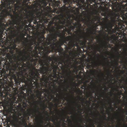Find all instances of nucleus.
<instances>
[{"label": "nucleus", "mask_w": 127, "mask_h": 127, "mask_svg": "<svg viewBox=\"0 0 127 127\" xmlns=\"http://www.w3.org/2000/svg\"><path fill=\"white\" fill-rule=\"evenodd\" d=\"M28 52L25 50L19 53L20 57H22L21 63H18L17 66L15 65L13 67V70L16 71L18 69V71L16 72V75L18 78L20 79L21 82L24 83L25 84L29 83V78H30L31 76H32L35 72L34 67L35 66L32 65V63L30 60V63L27 62L25 63L24 62L27 59L26 55Z\"/></svg>", "instance_id": "f257e3e1"}, {"label": "nucleus", "mask_w": 127, "mask_h": 127, "mask_svg": "<svg viewBox=\"0 0 127 127\" xmlns=\"http://www.w3.org/2000/svg\"><path fill=\"white\" fill-rule=\"evenodd\" d=\"M41 49L38 50L37 55L35 59L32 58V60L33 61L34 65L35 66L37 63L40 64L41 67L40 69H38L34 67L35 71L37 72H40L42 74H48V72L52 71L53 65L54 63L51 64L48 61H50L51 57H49V53L47 51L46 49L41 44H40Z\"/></svg>", "instance_id": "f03ea898"}, {"label": "nucleus", "mask_w": 127, "mask_h": 127, "mask_svg": "<svg viewBox=\"0 0 127 127\" xmlns=\"http://www.w3.org/2000/svg\"><path fill=\"white\" fill-rule=\"evenodd\" d=\"M40 72H35L34 75L32 76H31L30 78H28V83L30 82L31 84L32 85L33 84L32 82L35 83L36 84L37 90L36 91L37 93V98H39L40 100V101L42 102L41 96L42 95L43 93H44V95L46 96L47 95L45 93H49V91L47 89H42L43 83H41L40 84V83H42L43 81L46 83V87H47V83L48 81V74H42V77L40 78L39 76Z\"/></svg>", "instance_id": "7ed1b4c3"}, {"label": "nucleus", "mask_w": 127, "mask_h": 127, "mask_svg": "<svg viewBox=\"0 0 127 127\" xmlns=\"http://www.w3.org/2000/svg\"><path fill=\"white\" fill-rule=\"evenodd\" d=\"M59 23L62 24L61 25H58L57 26V29H56L54 26H52L50 25L48 26L47 31L49 32L50 36V39L51 41L54 40L57 41V38L58 37L64 39L66 36V32H67L66 30V28L64 26L66 23L65 21H62L61 20H60Z\"/></svg>", "instance_id": "20e7f679"}, {"label": "nucleus", "mask_w": 127, "mask_h": 127, "mask_svg": "<svg viewBox=\"0 0 127 127\" xmlns=\"http://www.w3.org/2000/svg\"><path fill=\"white\" fill-rule=\"evenodd\" d=\"M44 38V35H42L40 36V37L36 41V39H32L30 40L29 43H28V48L27 49V54L26 55L27 57H30L28 54H30L32 52L33 54H32V57L31 58V62H33V61L32 60V59H35L37 55V53L38 50L40 49L41 47L40 45L42 42V39Z\"/></svg>", "instance_id": "39448f33"}, {"label": "nucleus", "mask_w": 127, "mask_h": 127, "mask_svg": "<svg viewBox=\"0 0 127 127\" xmlns=\"http://www.w3.org/2000/svg\"><path fill=\"white\" fill-rule=\"evenodd\" d=\"M53 68L52 69L53 71H50V72H48V80L49 78V77H53L57 78L58 79H59L60 82H61L63 81V79H61V78H63V76H61V75H64L65 73H66V76H68V78L71 80H73L74 78L72 76L73 74L70 71V73H68V71L66 72V71H65L64 72L63 71V73L60 72V68L58 67V65H55L54 64L53 65Z\"/></svg>", "instance_id": "423d86ee"}, {"label": "nucleus", "mask_w": 127, "mask_h": 127, "mask_svg": "<svg viewBox=\"0 0 127 127\" xmlns=\"http://www.w3.org/2000/svg\"><path fill=\"white\" fill-rule=\"evenodd\" d=\"M48 35L49 36L47 39L48 41L44 40L45 38L44 37L42 38L43 39H42V42L41 44L43 46V47L46 49L47 51L49 54L51 52H53L54 51H55V50H56L55 45H57L55 43V40H54L52 41L50 40L49 33L48 34Z\"/></svg>", "instance_id": "0eeeda50"}, {"label": "nucleus", "mask_w": 127, "mask_h": 127, "mask_svg": "<svg viewBox=\"0 0 127 127\" xmlns=\"http://www.w3.org/2000/svg\"><path fill=\"white\" fill-rule=\"evenodd\" d=\"M70 57L69 56L65 53L64 57L63 58V57H62L59 59V60H60L61 61L59 62L58 63V60L56 59V60L57 61L55 63L56 65L55 64L54 65H58V66L59 65L61 64V66H59L63 71L64 72L66 71L67 72L68 71L66 69V64H65V62L70 61Z\"/></svg>", "instance_id": "6e6552de"}, {"label": "nucleus", "mask_w": 127, "mask_h": 127, "mask_svg": "<svg viewBox=\"0 0 127 127\" xmlns=\"http://www.w3.org/2000/svg\"><path fill=\"white\" fill-rule=\"evenodd\" d=\"M34 109H31V110L33 111L32 112L31 110H30L28 114H26V113H25L24 114L23 117L26 116L27 121L29 120L30 116L31 115L35 117V118H37V113H38L40 117H42V114L40 111V108L38 106V105L35 104L34 106Z\"/></svg>", "instance_id": "1a4fd4ad"}, {"label": "nucleus", "mask_w": 127, "mask_h": 127, "mask_svg": "<svg viewBox=\"0 0 127 127\" xmlns=\"http://www.w3.org/2000/svg\"><path fill=\"white\" fill-rule=\"evenodd\" d=\"M49 5L50 6L54 8V11L57 14H63L64 9L63 7H60L59 1L55 0H50V2L49 3Z\"/></svg>", "instance_id": "9d476101"}, {"label": "nucleus", "mask_w": 127, "mask_h": 127, "mask_svg": "<svg viewBox=\"0 0 127 127\" xmlns=\"http://www.w3.org/2000/svg\"><path fill=\"white\" fill-rule=\"evenodd\" d=\"M28 15H30L31 17H32L34 19L33 23L34 24H36L38 26H41V23L43 24L44 23L46 22L45 17L43 16H41L40 15H39L36 17L33 12H30V14Z\"/></svg>", "instance_id": "9b49d317"}, {"label": "nucleus", "mask_w": 127, "mask_h": 127, "mask_svg": "<svg viewBox=\"0 0 127 127\" xmlns=\"http://www.w3.org/2000/svg\"><path fill=\"white\" fill-rule=\"evenodd\" d=\"M113 24L111 22H109L108 19H107L105 23H103L102 26V29L100 30L98 32L103 37H104L103 35L104 30L105 32H106L107 30H105V29L107 30L111 29L113 27Z\"/></svg>", "instance_id": "f8f14e48"}, {"label": "nucleus", "mask_w": 127, "mask_h": 127, "mask_svg": "<svg viewBox=\"0 0 127 127\" xmlns=\"http://www.w3.org/2000/svg\"><path fill=\"white\" fill-rule=\"evenodd\" d=\"M64 83H66L67 87L66 88L64 89L65 92L64 93V95H63L61 99H59L58 100L56 99V100H57L58 101V103L56 104L57 106H58V104H59L60 102H61L62 99L66 101L68 100L70 101L72 97H74V95H72V97L70 96H69V94L68 93L66 92L67 91V90L69 86L68 85V83L66 81H64Z\"/></svg>", "instance_id": "ddd939ff"}, {"label": "nucleus", "mask_w": 127, "mask_h": 127, "mask_svg": "<svg viewBox=\"0 0 127 127\" xmlns=\"http://www.w3.org/2000/svg\"><path fill=\"white\" fill-rule=\"evenodd\" d=\"M87 18L88 20L86 19V18H84L83 20V22L84 24H86L87 25H89L91 26L92 27L91 29L90 30H89L91 34H93V32H94L95 33V32L96 31V27L97 26L96 25L95 27H94V25H91L90 24L91 23V17L90 16H87Z\"/></svg>", "instance_id": "4468645a"}, {"label": "nucleus", "mask_w": 127, "mask_h": 127, "mask_svg": "<svg viewBox=\"0 0 127 127\" xmlns=\"http://www.w3.org/2000/svg\"><path fill=\"white\" fill-rule=\"evenodd\" d=\"M20 119L19 117L15 116L13 117V120L10 122L11 125L13 127H18L21 123L19 120Z\"/></svg>", "instance_id": "2eb2a0df"}, {"label": "nucleus", "mask_w": 127, "mask_h": 127, "mask_svg": "<svg viewBox=\"0 0 127 127\" xmlns=\"http://www.w3.org/2000/svg\"><path fill=\"white\" fill-rule=\"evenodd\" d=\"M21 22L22 24V25H21L20 23L15 22L14 23V24H15L18 26H16L15 27L16 28H19V29H20L21 28H22L26 24H28L29 23L28 20L25 19L24 20V21H21Z\"/></svg>", "instance_id": "dca6fc26"}, {"label": "nucleus", "mask_w": 127, "mask_h": 127, "mask_svg": "<svg viewBox=\"0 0 127 127\" xmlns=\"http://www.w3.org/2000/svg\"><path fill=\"white\" fill-rule=\"evenodd\" d=\"M76 41L77 42L76 43H75V42L72 43L70 42H69V43L67 44V46L65 44H64L66 50L67 51H68V50L71 49L72 47H74L75 46L76 47V44H77L78 42L77 41V40H76Z\"/></svg>", "instance_id": "f3484780"}, {"label": "nucleus", "mask_w": 127, "mask_h": 127, "mask_svg": "<svg viewBox=\"0 0 127 127\" xmlns=\"http://www.w3.org/2000/svg\"><path fill=\"white\" fill-rule=\"evenodd\" d=\"M108 42L106 41L105 43L101 44L100 45V47H97L96 49L97 51L99 52H100L101 50V49L103 50H104L103 48L105 49L107 48L108 47Z\"/></svg>", "instance_id": "a211bd4d"}, {"label": "nucleus", "mask_w": 127, "mask_h": 127, "mask_svg": "<svg viewBox=\"0 0 127 127\" xmlns=\"http://www.w3.org/2000/svg\"><path fill=\"white\" fill-rule=\"evenodd\" d=\"M55 43L56 44V45H55V46L56 48V50H55V51L56 52H57V51H58V52L61 53L63 51V48L61 47V46L58 44V42H56V41Z\"/></svg>", "instance_id": "6ab92c4d"}, {"label": "nucleus", "mask_w": 127, "mask_h": 127, "mask_svg": "<svg viewBox=\"0 0 127 127\" xmlns=\"http://www.w3.org/2000/svg\"><path fill=\"white\" fill-rule=\"evenodd\" d=\"M119 18L118 17V18H116V17L115 16H114V17H113L112 20V21L113 22V23L114 24H115L116 23H118V25L119 26V25H121V28L123 27V26H124V25L123 26H122V24H121L120 23V22H119Z\"/></svg>", "instance_id": "aec40b11"}, {"label": "nucleus", "mask_w": 127, "mask_h": 127, "mask_svg": "<svg viewBox=\"0 0 127 127\" xmlns=\"http://www.w3.org/2000/svg\"><path fill=\"white\" fill-rule=\"evenodd\" d=\"M77 24L76 23V24L75 25H74V26L71 25L67 27V29H66V30H67L68 33L70 34L71 30H74L76 27H76H77Z\"/></svg>", "instance_id": "412c9836"}, {"label": "nucleus", "mask_w": 127, "mask_h": 127, "mask_svg": "<svg viewBox=\"0 0 127 127\" xmlns=\"http://www.w3.org/2000/svg\"><path fill=\"white\" fill-rule=\"evenodd\" d=\"M82 38L83 39V40L82 41L80 40V38H78L77 39V41H79L80 42L82 43V45H85L86 44L87 42V38L86 37H83Z\"/></svg>", "instance_id": "4be33fe9"}, {"label": "nucleus", "mask_w": 127, "mask_h": 127, "mask_svg": "<svg viewBox=\"0 0 127 127\" xmlns=\"http://www.w3.org/2000/svg\"><path fill=\"white\" fill-rule=\"evenodd\" d=\"M30 15H28V14H27L26 15V17H24V18L25 19L28 20V22L31 23L34 19L32 17H31Z\"/></svg>", "instance_id": "5701e85b"}, {"label": "nucleus", "mask_w": 127, "mask_h": 127, "mask_svg": "<svg viewBox=\"0 0 127 127\" xmlns=\"http://www.w3.org/2000/svg\"><path fill=\"white\" fill-rule=\"evenodd\" d=\"M72 24L73 25H75L76 24V23H73V20H67V24L66 25V27H69L70 26L72 25Z\"/></svg>", "instance_id": "b1692460"}, {"label": "nucleus", "mask_w": 127, "mask_h": 127, "mask_svg": "<svg viewBox=\"0 0 127 127\" xmlns=\"http://www.w3.org/2000/svg\"><path fill=\"white\" fill-rule=\"evenodd\" d=\"M77 41L78 42L77 44H76V47H77V49L79 51H82L81 49V48L83 49V47L82 46V43L80 42L79 41H77Z\"/></svg>", "instance_id": "393cba45"}, {"label": "nucleus", "mask_w": 127, "mask_h": 127, "mask_svg": "<svg viewBox=\"0 0 127 127\" xmlns=\"http://www.w3.org/2000/svg\"><path fill=\"white\" fill-rule=\"evenodd\" d=\"M45 101H43V106L44 109V112L46 113V116H49V115L48 114V113L47 112H46L45 110L46 108H49V107L47 105L45 104Z\"/></svg>", "instance_id": "a878e982"}, {"label": "nucleus", "mask_w": 127, "mask_h": 127, "mask_svg": "<svg viewBox=\"0 0 127 127\" xmlns=\"http://www.w3.org/2000/svg\"><path fill=\"white\" fill-rule=\"evenodd\" d=\"M58 44H59L61 46L63 45L64 43L66 44L67 45V43L66 42V41H65L63 39H62V40L60 42H58Z\"/></svg>", "instance_id": "bb28decb"}, {"label": "nucleus", "mask_w": 127, "mask_h": 127, "mask_svg": "<svg viewBox=\"0 0 127 127\" xmlns=\"http://www.w3.org/2000/svg\"><path fill=\"white\" fill-rule=\"evenodd\" d=\"M84 65L83 64L79 65L78 67L79 68V70H81L82 71H84Z\"/></svg>", "instance_id": "cd10ccee"}, {"label": "nucleus", "mask_w": 127, "mask_h": 127, "mask_svg": "<svg viewBox=\"0 0 127 127\" xmlns=\"http://www.w3.org/2000/svg\"><path fill=\"white\" fill-rule=\"evenodd\" d=\"M22 121L23 123H24L25 125L27 126V120H26V116H25L24 117H23L22 119Z\"/></svg>", "instance_id": "c85d7f7f"}, {"label": "nucleus", "mask_w": 127, "mask_h": 127, "mask_svg": "<svg viewBox=\"0 0 127 127\" xmlns=\"http://www.w3.org/2000/svg\"><path fill=\"white\" fill-rule=\"evenodd\" d=\"M118 50H116L115 51L118 54V55L117 56V57L118 58V59L117 60H117V61L116 62V64L117 65H118V61H119V58L120 56V54H119V53L118 52Z\"/></svg>", "instance_id": "c756f323"}, {"label": "nucleus", "mask_w": 127, "mask_h": 127, "mask_svg": "<svg viewBox=\"0 0 127 127\" xmlns=\"http://www.w3.org/2000/svg\"><path fill=\"white\" fill-rule=\"evenodd\" d=\"M26 2H29L30 0H25ZM34 3L37 4L40 1V0H33Z\"/></svg>", "instance_id": "7c9ffc66"}, {"label": "nucleus", "mask_w": 127, "mask_h": 127, "mask_svg": "<svg viewBox=\"0 0 127 127\" xmlns=\"http://www.w3.org/2000/svg\"><path fill=\"white\" fill-rule=\"evenodd\" d=\"M117 0L121 3H122L123 2H127V0Z\"/></svg>", "instance_id": "2f4dec72"}, {"label": "nucleus", "mask_w": 127, "mask_h": 127, "mask_svg": "<svg viewBox=\"0 0 127 127\" xmlns=\"http://www.w3.org/2000/svg\"><path fill=\"white\" fill-rule=\"evenodd\" d=\"M65 41L67 42L69 40V38L68 37H65L63 39Z\"/></svg>", "instance_id": "473e14b6"}, {"label": "nucleus", "mask_w": 127, "mask_h": 127, "mask_svg": "<svg viewBox=\"0 0 127 127\" xmlns=\"http://www.w3.org/2000/svg\"><path fill=\"white\" fill-rule=\"evenodd\" d=\"M127 49H126L125 50L124 52V54L125 55V59L126 60H127V57H126V56H127Z\"/></svg>", "instance_id": "72a5a7b5"}, {"label": "nucleus", "mask_w": 127, "mask_h": 127, "mask_svg": "<svg viewBox=\"0 0 127 127\" xmlns=\"http://www.w3.org/2000/svg\"><path fill=\"white\" fill-rule=\"evenodd\" d=\"M78 66H76L75 67V70L74 71V72H76L77 73L78 71H79V68L78 67Z\"/></svg>", "instance_id": "f704fd0d"}, {"label": "nucleus", "mask_w": 127, "mask_h": 127, "mask_svg": "<svg viewBox=\"0 0 127 127\" xmlns=\"http://www.w3.org/2000/svg\"><path fill=\"white\" fill-rule=\"evenodd\" d=\"M61 123L60 122H58L56 127H61Z\"/></svg>", "instance_id": "c9c22d12"}, {"label": "nucleus", "mask_w": 127, "mask_h": 127, "mask_svg": "<svg viewBox=\"0 0 127 127\" xmlns=\"http://www.w3.org/2000/svg\"><path fill=\"white\" fill-rule=\"evenodd\" d=\"M97 65V64L95 63V62H94V63L92 64V66L94 67H95Z\"/></svg>", "instance_id": "e433bc0d"}, {"label": "nucleus", "mask_w": 127, "mask_h": 127, "mask_svg": "<svg viewBox=\"0 0 127 127\" xmlns=\"http://www.w3.org/2000/svg\"><path fill=\"white\" fill-rule=\"evenodd\" d=\"M95 93V91L94 90H93L92 93L91 92H90V95H89V96H92V94L93 93Z\"/></svg>", "instance_id": "4c0bfd02"}, {"label": "nucleus", "mask_w": 127, "mask_h": 127, "mask_svg": "<svg viewBox=\"0 0 127 127\" xmlns=\"http://www.w3.org/2000/svg\"><path fill=\"white\" fill-rule=\"evenodd\" d=\"M100 17L99 16H96V20L98 21H100Z\"/></svg>", "instance_id": "58836bf2"}, {"label": "nucleus", "mask_w": 127, "mask_h": 127, "mask_svg": "<svg viewBox=\"0 0 127 127\" xmlns=\"http://www.w3.org/2000/svg\"><path fill=\"white\" fill-rule=\"evenodd\" d=\"M113 102L112 100L111 99H110L109 101V103L111 105L112 104V103Z\"/></svg>", "instance_id": "ea45409f"}, {"label": "nucleus", "mask_w": 127, "mask_h": 127, "mask_svg": "<svg viewBox=\"0 0 127 127\" xmlns=\"http://www.w3.org/2000/svg\"><path fill=\"white\" fill-rule=\"evenodd\" d=\"M4 21V18H1L0 20V22L1 23V22H3Z\"/></svg>", "instance_id": "a19ab883"}, {"label": "nucleus", "mask_w": 127, "mask_h": 127, "mask_svg": "<svg viewBox=\"0 0 127 127\" xmlns=\"http://www.w3.org/2000/svg\"><path fill=\"white\" fill-rule=\"evenodd\" d=\"M13 28H14L13 27H10L8 29L10 31H11L13 29Z\"/></svg>", "instance_id": "79ce46f5"}, {"label": "nucleus", "mask_w": 127, "mask_h": 127, "mask_svg": "<svg viewBox=\"0 0 127 127\" xmlns=\"http://www.w3.org/2000/svg\"><path fill=\"white\" fill-rule=\"evenodd\" d=\"M107 75H109V69H107Z\"/></svg>", "instance_id": "37998d69"}, {"label": "nucleus", "mask_w": 127, "mask_h": 127, "mask_svg": "<svg viewBox=\"0 0 127 127\" xmlns=\"http://www.w3.org/2000/svg\"><path fill=\"white\" fill-rule=\"evenodd\" d=\"M7 127H10V125L9 124L8 122L7 123Z\"/></svg>", "instance_id": "c03bdc74"}, {"label": "nucleus", "mask_w": 127, "mask_h": 127, "mask_svg": "<svg viewBox=\"0 0 127 127\" xmlns=\"http://www.w3.org/2000/svg\"><path fill=\"white\" fill-rule=\"evenodd\" d=\"M85 86L84 85H82L81 87V88L83 89H84V88L85 87Z\"/></svg>", "instance_id": "a18cd8bd"}, {"label": "nucleus", "mask_w": 127, "mask_h": 127, "mask_svg": "<svg viewBox=\"0 0 127 127\" xmlns=\"http://www.w3.org/2000/svg\"><path fill=\"white\" fill-rule=\"evenodd\" d=\"M78 110H80L81 111L80 113H81V112H82V109L80 107H78Z\"/></svg>", "instance_id": "49530a36"}, {"label": "nucleus", "mask_w": 127, "mask_h": 127, "mask_svg": "<svg viewBox=\"0 0 127 127\" xmlns=\"http://www.w3.org/2000/svg\"><path fill=\"white\" fill-rule=\"evenodd\" d=\"M16 83H18L19 84V85H20V81H19V80H17V81H16Z\"/></svg>", "instance_id": "de8ad7c7"}, {"label": "nucleus", "mask_w": 127, "mask_h": 127, "mask_svg": "<svg viewBox=\"0 0 127 127\" xmlns=\"http://www.w3.org/2000/svg\"><path fill=\"white\" fill-rule=\"evenodd\" d=\"M57 18L54 17L53 18V21H54L55 20H56Z\"/></svg>", "instance_id": "09e8293b"}, {"label": "nucleus", "mask_w": 127, "mask_h": 127, "mask_svg": "<svg viewBox=\"0 0 127 127\" xmlns=\"http://www.w3.org/2000/svg\"><path fill=\"white\" fill-rule=\"evenodd\" d=\"M54 95H52V97L51 98V99H50V100H51V99L54 98Z\"/></svg>", "instance_id": "8fccbe9b"}, {"label": "nucleus", "mask_w": 127, "mask_h": 127, "mask_svg": "<svg viewBox=\"0 0 127 127\" xmlns=\"http://www.w3.org/2000/svg\"><path fill=\"white\" fill-rule=\"evenodd\" d=\"M106 34L107 35V36L108 37V41H109V37L108 36V35L107 33Z\"/></svg>", "instance_id": "3c124183"}, {"label": "nucleus", "mask_w": 127, "mask_h": 127, "mask_svg": "<svg viewBox=\"0 0 127 127\" xmlns=\"http://www.w3.org/2000/svg\"><path fill=\"white\" fill-rule=\"evenodd\" d=\"M49 90L51 91H53V89H51L50 87H49Z\"/></svg>", "instance_id": "603ef678"}, {"label": "nucleus", "mask_w": 127, "mask_h": 127, "mask_svg": "<svg viewBox=\"0 0 127 127\" xmlns=\"http://www.w3.org/2000/svg\"><path fill=\"white\" fill-rule=\"evenodd\" d=\"M82 73V72L81 71H80L79 73V75H81V73Z\"/></svg>", "instance_id": "864d4df0"}, {"label": "nucleus", "mask_w": 127, "mask_h": 127, "mask_svg": "<svg viewBox=\"0 0 127 127\" xmlns=\"http://www.w3.org/2000/svg\"><path fill=\"white\" fill-rule=\"evenodd\" d=\"M78 25H79V26H81V24H80V23L79 22H78Z\"/></svg>", "instance_id": "5fc2aeb1"}, {"label": "nucleus", "mask_w": 127, "mask_h": 127, "mask_svg": "<svg viewBox=\"0 0 127 127\" xmlns=\"http://www.w3.org/2000/svg\"><path fill=\"white\" fill-rule=\"evenodd\" d=\"M87 67L88 68H90V65H87Z\"/></svg>", "instance_id": "6e6d98bb"}, {"label": "nucleus", "mask_w": 127, "mask_h": 127, "mask_svg": "<svg viewBox=\"0 0 127 127\" xmlns=\"http://www.w3.org/2000/svg\"><path fill=\"white\" fill-rule=\"evenodd\" d=\"M35 103H36V104H38V101L37 100H35Z\"/></svg>", "instance_id": "4d7b16f0"}, {"label": "nucleus", "mask_w": 127, "mask_h": 127, "mask_svg": "<svg viewBox=\"0 0 127 127\" xmlns=\"http://www.w3.org/2000/svg\"><path fill=\"white\" fill-rule=\"evenodd\" d=\"M73 108L74 109V110L75 111H76V108H75V107H73Z\"/></svg>", "instance_id": "13d9d810"}, {"label": "nucleus", "mask_w": 127, "mask_h": 127, "mask_svg": "<svg viewBox=\"0 0 127 127\" xmlns=\"http://www.w3.org/2000/svg\"><path fill=\"white\" fill-rule=\"evenodd\" d=\"M122 119L123 121H125V118H122Z\"/></svg>", "instance_id": "bf43d9fd"}, {"label": "nucleus", "mask_w": 127, "mask_h": 127, "mask_svg": "<svg viewBox=\"0 0 127 127\" xmlns=\"http://www.w3.org/2000/svg\"><path fill=\"white\" fill-rule=\"evenodd\" d=\"M103 106H104V107H105L106 108V107H107L105 105H103Z\"/></svg>", "instance_id": "052dcab7"}, {"label": "nucleus", "mask_w": 127, "mask_h": 127, "mask_svg": "<svg viewBox=\"0 0 127 127\" xmlns=\"http://www.w3.org/2000/svg\"><path fill=\"white\" fill-rule=\"evenodd\" d=\"M64 87H65V86H63V85H62V89L64 88Z\"/></svg>", "instance_id": "680f3d73"}, {"label": "nucleus", "mask_w": 127, "mask_h": 127, "mask_svg": "<svg viewBox=\"0 0 127 127\" xmlns=\"http://www.w3.org/2000/svg\"><path fill=\"white\" fill-rule=\"evenodd\" d=\"M78 126L79 127H82V126L80 124Z\"/></svg>", "instance_id": "e2e57ef3"}, {"label": "nucleus", "mask_w": 127, "mask_h": 127, "mask_svg": "<svg viewBox=\"0 0 127 127\" xmlns=\"http://www.w3.org/2000/svg\"><path fill=\"white\" fill-rule=\"evenodd\" d=\"M125 112H126V114L127 115V110Z\"/></svg>", "instance_id": "0e129e2a"}, {"label": "nucleus", "mask_w": 127, "mask_h": 127, "mask_svg": "<svg viewBox=\"0 0 127 127\" xmlns=\"http://www.w3.org/2000/svg\"><path fill=\"white\" fill-rule=\"evenodd\" d=\"M92 126L93 127H95V126L94 125V124H93L92 125Z\"/></svg>", "instance_id": "69168bd1"}, {"label": "nucleus", "mask_w": 127, "mask_h": 127, "mask_svg": "<svg viewBox=\"0 0 127 127\" xmlns=\"http://www.w3.org/2000/svg\"><path fill=\"white\" fill-rule=\"evenodd\" d=\"M101 90L102 91V93H104V92H103V90H102V89H101Z\"/></svg>", "instance_id": "338daca9"}, {"label": "nucleus", "mask_w": 127, "mask_h": 127, "mask_svg": "<svg viewBox=\"0 0 127 127\" xmlns=\"http://www.w3.org/2000/svg\"><path fill=\"white\" fill-rule=\"evenodd\" d=\"M85 57V56L83 55V59H84V58Z\"/></svg>", "instance_id": "774afa93"}]
</instances>
